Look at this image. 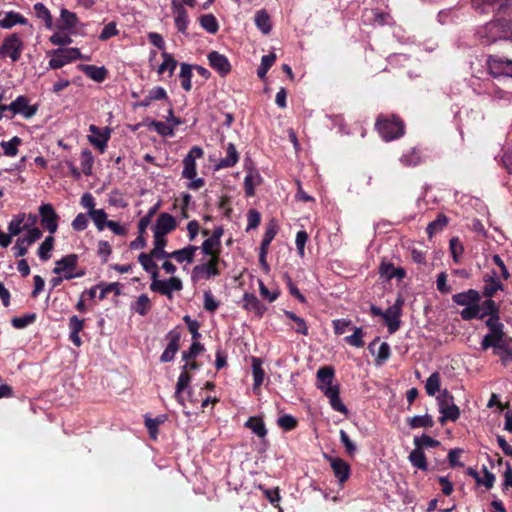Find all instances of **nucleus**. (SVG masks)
<instances>
[{
  "label": "nucleus",
  "mask_w": 512,
  "mask_h": 512,
  "mask_svg": "<svg viewBox=\"0 0 512 512\" xmlns=\"http://www.w3.org/2000/svg\"><path fill=\"white\" fill-rule=\"evenodd\" d=\"M24 47L22 37L18 33H11L3 39L0 45V59H10L11 63H16L20 60Z\"/></svg>",
  "instance_id": "f257e3e1"
},
{
  "label": "nucleus",
  "mask_w": 512,
  "mask_h": 512,
  "mask_svg": "<svg viewBox=\"0 0 512 512\" xmlns=\"http://www.w3.org/2000/svg\"><path fill=\"white\" fill-rule=\"evenodd\" d=\"M198 368L199 365L196 362L186 361V363L182 366V372L178 377L174 394L176 401L182 407H185L184 394L186 393L189 397L192 395V387L190 385L192 378L188 373V370H197Z\"/></svg>",
  "instance_id": "f03ea898"
},
{
  "label": "nucleus",
  "mask_w": 512,
  "mask_h": 512,
  "mask_svg": "<svg viewBox=\"0 0 512 512\" xmlns=\"http://www.w3.org/2000/svg\"><path fill=\"white\" fill-rule=\"evenodd\" d=\"M376 129L385 141H392L404 134L403 122L394 116L391 119L379 117L376 122Z\"/></svg>",
  "instance_id": "7ed1b4c3"
},
{
  "label": "nucleus",
  "mask_w": 512,
  "mask_h": 512,
  "mask_svg": "<svg viewBox=\"0 0 512 512\" xmlns=\"http://www.w3.org/2000/svg\"><path fill=\"white\" fill-rule=\"evenodd\" d=\"M10 113L7 116L8 119H12L16 115H20L22 118L28 120L34 117L38 111V105L30 104V101L27 96L19 95L13 100L10 104H8L7 108Z\"/></svg>",
  "instance_id": "20e7f679"
},
{
  "label": "nucleus",
  "mask_w": 512,
  "mask_h": 512,
  "mask_svg": "<svg viewBox=\"0 0 512 512\" xmlns=\"http://www.w3.org/2000/svg\"><path fill=\"white\" fill-rule=\"evenodd\" d=\"M219 260V255H212L206 263L194 266L191 272V280L196 283L218 276L220 274L218 269Z\"/></svg>",
  "instance_id": "39448f33"
},
{
  "label": "nucleus",
  "mask_w": 512,
  "mask_h": 512,
  "mask_svg": "<svg viewBox=\"0 0 512 512\" xmlns=\"http://www.w3.org/2000/svg\"><path fill=\"white\" fill-rule=\"evenodd\" d=\"M439 412L441 413L440 422L446 420L456 421L460 417V409L454 403L453 396L447 391H443L438 397Z\"/></svg>",
  "instance_id": "423d86ee"
},
{
  "label": "nucleus",
  "mask_w": 512,
  "mask_h": 512,
  "mask_svg": "<svg viewBox=\"0 0 512 512\" xmlns=\"http://www.w3.org/2000/svg\"><path fill=\"white\" fill-rule=\"evenodd\" d=\"M403 305L404 299L399 295L395 303L383 312L382 318L390 334H394L400 328Z\"/></svg>",
  "instance_id": "0eeeda50"
},
{
  "label": "nucleus",
  "mask_w": 512,
  "mask_h": 512,
  "mask_svg": "<svg viewBox=\"0 0 512 512\" xmlns=\"http://www.w3.org/2000/svg\"><path fill=\"white\" fill-rule=\"evenodd\" d=\"M78 59H84L78 48H59L53 51V57L48 65L50 69H59Z\"/></svg>",
  "instance_id": "6e6552de"
},
{
  "label": "nucleus",
  "mask_w": 512,
  "mask_h": 512,
  "mask_svg": "<svg viewBox=\"0 0 512 512\" xmlns=\"http://www.w3.org/2000/svg\"><path fill=\"white\" fill-rule=\"evenodd\" d=\"M487 66L494 78H512V60L500 56L490 55L487 59Z\"/></svg>",
  "instance_id": "1a4fd4ad"
},
{
  "label": "nucleus",
  "mask_w": 512,
  "mask_h": 512,
  "mask_svg": "<svg viewBox=\"0 0 512 512\" xmlns=\"http://www.w3.org/2000/svg\"><path fill=\"white\" fill-rule=\"evenodd\" d=\"M182 288L183 283L178 277H170L166 280H159L158 277H155L150 284L151 291L165 295L169 299H172L174 291H180Z\"/></svg>",
  "instance_id": "9d476101"
},
{
  "label": "nucleus",
  "mask_w": 512,
  "mask_h": 512,
  "mask_svg": "<svg viewBox=\"0 0 512 512\" xmlns=\"http://www.w3.org/2000/svg\"><path fill=\"white\" fill-rule=\"evenodd\" d=\"M477 36L485 45H490L498 40H502L498 19L492 20L479 27L477 30Z\"/></svg>",
  "instance_id": "9b49d317"
},
{
  "label": "nucleus",
  "mask_w": 512,
  "mask_h": 512,
  "mask_svg": "<svg viewBox=\"0 0 512 512\" xmlns=\"http://www.w3.org/2000/svg\"><path fill=\"white\" fill-rule=\"evenodd\" d=\"M39 215L41 225L50 233L54 234L58 229V219L59 216L56 213L54 207L45 203L39 207Z\"/></svg>",
  "instance_id": "f8f14e48"
},
{
  "label": "nucleus",
  "mask_w": 512,
  "mask_h": 512,
  "mask_svg": "<svg viewBox=\"0 0 512 512\" xmlns=\"http://www.w3.org/2000/svg\"><path fill=\"white\" fill-rule=\"evenodd\" d=\"M203 150L199 146L192 147L183 159L182 178H193L197 176L196 159L203 157Z\"/></svg>",
  "instance_id": "ddd939ff"
},
{
  "label": "nucleus",
  "mask_w": 512,
  "mask_h": 512,
  "mask_svg": "<svg viewBox=\"0 0 512 512\" xmlns=\"http://www.w3.org/2000/svg\"><path fill=\"white\" fill-rule=\"evenodd\" d=\"M89 131L91 135H88V141L96 147L100 153H104L110 139V129L99 128L92 124L89 126Z\"/></svg>",
  "instance_id": "4468645a"
},
{
  "label": "nucleus",
  "mask_w": 512,
  "mask_h": 512,
  "mask_svg": "<svg viewBox=\"0 0 512 512\" xmlns=\"http://www.w3.org/2000/svg\"><path fill=\"white\" fill-rule=\"evenodd\" d=\"M171 9L174 16V23L179 33L185 34L190 23L188 12L184 5L178 0H172Z\"/></svg>",
  "instance_id": "2eb2a0df"
},
{
  "label": "nucleus",
  "mask_w": 512,
  "mask_h": 512,
  "mask_svg": "<svg viewBox=\"0 0 512 512\" xmlns=\"http://www.w3.org/2000/svg\"><path fill=\"white\" fill-rule=\"evenodd\" d=\"M180 338L181 333L177 328L172 329L167 333L166 339L168 340V344L160 356L161 362H171L174 359L177 351L179 350Z\"/></svg>",
  "instance_id": "dca6fc26"
},
{
  "label": "nucleus",
  "mask_w": 512,
  "mask_h": 512,
  "mask_svg": "<svg viewBox=\"0 0 512 512\" xmlns=\"http://www.w3.org/2000/svg\"><path fill=\"white\" fill-rule=\"evenodd\" d=\"M42 237L41 230H33L29 235L17 238L13 247L16 257H23L27 254L28 248Z\"/></svg>",
  "instance_id": "f3484780"
},
{
  "label": "nucleus",
  "mask_w": 512,
  "mask_h": 512,
  "mask_svg": "<svg viewBox=\"0 0 512 512\" xmlns=\"http://www.w3.org/2000/svg\"><path fill=\"white\" fill-rule=\"evenodd\" d=\"M177 227V221L174 216L167 212H162L156 219V222L152 228L153 233L167 235L174 231Z\"/></svg>",
  "instance_id": "a211bd4d"
},
{
  "label": "nucleus",
  "mask_w": 512,
  "mask_h": 512,
  "mask_svg": "<svg viewBox=\"0 0 512 512\" xmlns=\"http://www.w3.org/2000/svg\"><path fill=\"white\" fill-rule=\"evenodd\" d=\"M78 256L76 254H69L56 261L53 273L63 276L66 280V275L73 274L76 270Z\"/></svg>",
  "instance_id": "6ab92c4d"
},
{
  "label": "nucleus",
  "mask_w": 512,
  "mask_h": 512,
  "mask_svg": "<svg viewBox=\"0 0 512 512\" xmlns=\"http://www.w3.org/2000/svg\"><path fill=\"white\" fill-rule=\"evenodd\" d=\"M209 65L221 76H226L231 71V64L228 58L218 51H211L208 54Z\"/></svg>",
  "instance_id": "aec40b11"
},
{
  "label": "nucleus",
  "mask_w": 512,
  "mask_h": 512,
  "mask_svg": "<svg viewBox=\"0 0 512 512\" xmlns=\"http://www.w3.org/2000/svg\"><path fill=\"white\" fill-rule=\"evenodd\" d=\"M483 290L482 294L487 298H492L498 291L504 290V285L497 277L496 271H492L491 273H487L483 277Z\"/></svg>",
  "instance_id": "412c9836"
},
{
  "label": "nucleus",
  "mask_w": 512,
  "mask_h": 512,
  "mask_svg": "<svg viewBox=\"0 0 512 512\" xmlns=\"http://www.w3.org/2000/svg\"><path fill=\"white\" fill-rule=\"evenodd\" d=\"M325 458L329 461L330 466L334 472L335 477L340 483H344L350 476L349 464L341 458L332 457L325 455Z\"/></svg>",
  "instance_id": "4be33fe9"
},
{
  "label": "nucleus",
  "mask_w": 512,
  "mask_h": 512,
  "mask_svg": "<svg viewBox=\"0 0 512 512\" xmlns=\"http://www.w3.org/2000/svg\"><path fill=\"white\" fill-rule=\"evenodd\" d=\"M334 369L331 366H324L317 371V387L326 394L327 388L338 389V385H333Z\"/></svg>",
  "instance_id": "5701e85b"
},
{
  "label": "nucleus",
  "mask_w": 512,
  "mask_h": 512,
  "mask_svg": "<svg viewBox=\"0 0 512 512\" xmlns=\"http://www.w3.org/2000/svg\"><path fill=\"white\" fill-rule=\"evenodd\" d=\"M452 300L455 304L465 307L479 303L481 295L477 290L469 289L467 291L454 294L452 296Z\"/></svg>",
  "instance_id": "b1692460"
},
{
  "label": "nucleus",
  "mask_w": 512,
  "mask_h": 512,
  "mask_svg": "<svg viewBox=\"0 0 512 512\" xmlns=\"http://www.w3.org/2000/svg\"><path fill=\"white\" fill-rule=\"evenodd\" d=\"M379 274L387 281L393 278L402 280L406 276V271L401 267L396 268L392 263L383 260L379 266Z\"/></svg>",
  "instance_id": "393cba45"
},
{
  "label": "nucleus",
  "mask_w": 512,
  "mask_h": 512,
  "mask_svg": "<svg viewBox=\"0 0 512 512\" xmlns=\"http://www.w3.org/2000/svg\"><path fill=\"white\" fill-rule=\"evenodd\" d=\"M243 308L249 312H253L258 317H262L266 311V307L260 300L252 293H245L243 295Z\"/></svg>",
  "instance_id": "a878e982"
},
{
  "label": "nucleus",
  "mask_w": 512,
  "mask_h": 512,
  "mask_svg": "<svg viewBox=\"0 0 512 512\" xmlns=\"http://www.w3.org/2000/svg\"><path fill=\"white\" fill-rule=\"evenodd\" d=\"M79 24V19L76 13L69 11L66 8H62L60 11V24L59 28L61 30L68 31L69 33H74L75 28Z\"/></svg>",
  "instance_id": "bb28decb"
},
{
  "label": "nucleus",
  "mask_w": 512,
  "mask_h": 512,
  "mask_svg": "<svg viewBox=\"0 0 512 512\" xmlns=\"http://www.w3.org/2000/svg\"><path fill=\"white\" fill-rule=\"evenodd\" d=\"M69 339L71 342L79 347L82 344L81 338L79 336V333L82 331L84 327V320L80 319L78 316L73 315L69 318Z\"/></svg>",
  "instance_id": "cd10ccee"
},
{
  "label": "nucleus",
  "mask_w": 512,
  "mask_h": 512,
  "mask_svg": "<svg viewBox=\"0 0 512 512\" xmlns=\"http://www.w3.org/2000/svg\"><path fill=\"white\" fill-rule=\"evenodd\" d=\"M197 250V246L188 245L182 249L170 252V258L176 260L178 263L190 264L193 262Z\"/></svg>",
  "instance_id": "c85d7f7f"
},
{
  "label": "nucleus",
  "mask_w": 512,
  "mask_h": 512,
  "mask_svg": "<svg viewBox=\"0 0 512 512\" xmlns=\"http://www.w3.org/2000/svg\"><path fill=\"white\" fill-rule=\"evenodd\" d=\"M239 161V154L236 150V147L233 143H228L226 148V156L219 160V162L216 164L215 169H224V168H230L237 164Z\"/></svg>",
  "instance_id": "c756f323"
},
{
  "label": "nucleus",
  "mask_w": 512,
  "mask_h": 512,
  "mask_svg": "<svg viewBox=\"0 0 512 512\" xmlns=\"http://www.w3.org/2000/svg\"><path fill=\"white\" fill-rule=\"evenodd\" d=\"M28 20L19 12L9 11L4 14V17L0 19V28L11 29L15 25H26Z\"/></svg>",
  "instance_id": "7c9ffc66"
},
{
  "label": "nucleus",
  "mask_w": 512,
  "mask_h": 512,
  "mask_svg": "<svg viewBox=\"0 0 512 512\" xmlns=\"http://www.w3.org/2000/svg\"><path fill=\"white\" fill-rule=\"evenodd\" d=\"M79 68L87 77L96 82H103L106 79L107 70L104 66L83 64Z\"/></svg>",
  "instance_id": "2f4dec72"
},
{
  "label": "nucleus",
  "mask_w": 512,
  "mask_h": 512,
  "mask_svg": "<svg viewBox=\"0 0 512 512\" xmlns=\"http://www.w3.org/2000/svg\"><path fill=\"white\" fill-rule=\"evenodd\" d=\"M399 161L403 166L414 167L423 161V157L419 149L411 148L402 154Z\"/></svg>",
  "instance_id": "473e14b6"
},
{
  "label": "nucleus",
  "mask_w": 512,
  "mask_h": 512,
  "mask_svg": "<svg viewBox=\"0 0 512 512\" xmlns=\"http://www.w3.org/2000/svg\"><path fill=\"white\" fill-rule=\"evenodd\" d=\"M262 182V177L258 172L250 171L246 174L244 178V190L245 194L248 197H252L255 195V188L259 186Z\"/></svg>",
  "instance_id": "72a5a7b5"
},
{
  "label": "nucleus",
  "mask_w": 512,
  "mask_h": 512,
  "mask_svg": "<svg viewBox=\"0 0 512 512\" xmlns=\"http://www.w3.org/2000/svg\"><path fill=\"white\" fill-rule=\"evenodd\" d=\"M408 460L411 465L421 471L428 470V463L424 451L415 447L409 454Z\"/></svg>",
  "instance_id": "f704fd0d"
},
{
  "label": "nucleus",
  "mask_w": 512,
  "mask_h": 512,
  "mask_svg": "<svg viewBox=\"0 0 512 512\" xmlns=\"http://www.w3.org/2000/svg\"><path fill=\"white\" fill-rule=\"evenodd\" d=\"M138 261L143 269L151 275L152 280L159 276L157 264L154 262L153 257L148 253H141L138 256Z\"/></svg>",
  "instance_id": "c9c22d12"
},
{
  "label": "nucleus",
  "mask_w": 512,
  "mask_h": 512,
  "mask_svg": "<svg viewBox=\"0 0 512 512\" xmlns=\"http://www.w3.org/2000/svg\"><path fill=\"white\" fill-rule=\"evenodd\" d=\"M22 232H25V234L28 233V228L24 223V215H14L8 224V233L11 235V238H13Z\"/></svg>",
  "instance_id": "e433bc0d"
},
{
  "label": "nucleus",
  "mask_w": 512,
  "mask_h": 512,
  "mask_svg": "<svg viewBox=\"0 0 512 512\" xmlns=\"http://www.w3.org/2000/svg\"><path fill=\"white\" fill-rule=\"evenodd\" d=\"M255 25L263 34H269L271 32V19L266 10L262 9L256 12Z\"/></svg>",
  "instance_id": "4c0bfd02"
},
{
  "label": "nucleus",
  "mask_w": 512,
  "mask_h": 512,
  "mask_svg": "<svg viewBox=\"0 0 512 512\" xmlns=\"http://www.w3.org/2000/svg\"><path fill=\"white\" fill-rule=\"evenodd\" d=\"M325 396L329 399L330 405L335 411L347 414L348 410L339 397V388H327Z\"/></svg>",
  "instance_id": "58836bf2"
},
{
  "label": "nucleus",
  "mask_w": 512,
  "mask_h": 512,
  "mask_svg": "<svg viewBox=\"0 0 512 512\" xmlns=\"http://www.w3.org/2000/svg\"><path fill=\"white\" fill-rule=\"evenodd\" d=\"M161 56L163 58V61L159 65V67L157 69V73L162 75L166 71H168L169 76H172V74L174 73V71L177 67V61L174 59V57L170 53H168L166 51H163Z\"/></svg>",
  "instance_id": "ea45409f"
},
{
  "label": "nucleus",
  "mask_w": 512,
  "mask_h": 512,
  "mask_svg": "<svg viewBox=\"0 0 512 512\" xmlns=\"http://www.w3.org/2000/svg\"><path fill=\"white\" fill-rule=\"evenodd\" d=\"M252 374H253V390L256 391L263 383L265 372L262 368V362L259 358L252 359Z\"/></svg>",
  "instance_id": "a19ab883"
},
{
  "label": "nucleus",
  "mask_w": 512,
  "mask_h": 512,
  "mask_svg": "<svg viewBox=\"0 0 512 512\" xmlns=\"http://www.w3.org/2000/svg\"><path fill=\"white\" fill-rule=\"evenodd\" d=\"M245 427L249 428L255 435L260 438H264L267 435V429L261 418L250 417L245 422Z\"/></svg>",
  "instance_id": "79ce46f5"
},
{
  "label": "nucleus",
  "mask_w": 512,
  "mask_h": 512,
  "mask_svg": "<svg viewBox=\"0 0 512 512\" xmlns=\"http://www.w3.org/2000/svg\"><path fill=\"white\" fill-rule=\"evenodd\" d=\"M88 216L92 219L98 231H103L106 228V223L109 222L108 215L103 209H96L88 212Z\"/></svg>",
  "instance_id": "37998d69"
},
{
  "label": "nucleus",
  "mask_w": 512,
  "mask_h": 512,
  "mask_svg": "<svg viewBox=\"0 0 512 512\" xmlns=\"http://www.w3.org/2000/svg\"><path fill=\"white\" fill-rule=\"evenodd\" d=\"M22 144V139L18 136H14L9 141L0 142V146L3 148L4 155L8 157H15L18 154V147Z\"/></svg>",
  "instance_id": "c03bdc74"
},
{
  "label": "nucleus",
  "mask_w": 512,
  "mask_h": 512,
  "mask_svg": "<svg viewBox=\"0 0 512 512\" xmlns=\"http://www.w3.org/2000/svg\"><path fill=\"white\" fill-rule=\"evenodd\" d=\"M192 68L193 66L187 63H182L180 67L179 77L181 80V86L187 92L192 88Z\"/></svg>",
  "instance_id": "a18cd8bd"
},
{
  "label": "nucleus",
  "mask_w": 512,
  "mask_h": 512,
  "mask_svg": "<svg viewBox=\"0 0 512 512\" xmlns=\"http://www.w3.org/2000/svg\"><path fill=\"white\" fill-rule=\"evenodd\" d=\"M411 428H430L434 425L432 417L428 414L416 415L408 419Z\"/></svg>",
  "instance_id": "49530a36"
},
{
  "label": "nucleus",
  "mask_w": 512,
  "mask_h": 512,
  "mask_svg": "<svg viewBox=\"0 0 512 512\" xmlns=\"http://www.w3.org/2000/svg\"><path fill=\"white\" fill-rule=\"evenodd\" d=\"M486 326L489 328V333L494 336V338H500L501 335H505L504 333V325L500 322L499 315H494V317H489L486 320Z\"/></svg>",
  "instance_id": "de8ad7c7"
},
{
  "label": "nucleus",
  "mask_w": 512,
  "mask_h": 512,
  "mask_svg": "<svg viewBox=\"0 0 512 512\" xmlns=\"http://www.w3.org/2000/svg\"><path fill=\"white\" fill-rule=\"evenodd\" d=\"M131 308L134 312L138 313L141 316L146 315L151 308V302L149 297L146 294L140 295L137 298V300L131 305Z\"/></svg>",
  "instance_id": "09e8293b"
},
{
  "label": "nucleus",
  "mask_w": 512,
  "mask_h": 512,
  "mask_svg": "<svg viewBox=\"0 0 512 512\" xmlns=\"http://www.w3.org/2000/svg\"><path fill=\"white\" fill-rule=\"evenodd\" d=\"M201 27L208 33L215 34L219 30V24L213 14L202 15L199 19Z\"/></svg>",
  "instance_id": "8fccbe9b"
},
{
  "label": "nucleus",
  "mask_w": 512,
  "mask_h": 512,
  "mask_svg": "<svg viewBox=\"0 0 512 512\" xmlns=\"http://www.w3.org/2000/svg\"><path fill=\"white\" fill-rule=\"evenodd\" d=\"M276 60V55L274 53H269L267 55L262 56L261 63L257 69V75L260 79H264L266 77L267 72L274 64Z\"/></svg>",
  "instance_id": "3c124183"
},
{
  "label": "nucleus",
  "mask_w": 512,
  "mask_h": 512,
  "mask_svg": "<svg viewBox=\"0 0 512 512\" xmlns=\"http://www.w3.org/2000/svg\"><path fill=\"white\" fill-rule=\"evenodd\" d=\"M54 246V237L47 236L38 248V256L42 261H47L51 257V251Z\"/></svg>",
  "instance_id": "603ef678"
},
{
  "label": "nucleus",
  "mask_w": 512,
  "mask_h": 512,
  "mask_svg": "<svg viewBox=\"0 0 512 512\" xmlns=\"http://www.w3.org/2000/svg\"><path fill=\"white\" fill-rule=\"evenodd\" d=\"M93 164L94 156L92 152L88 149H84L81 152V169L86 176H90L92 174Z\"/></svg>",
  "instance_id": "864d4df0"
},
{
  "label": "nucleus",
  "mask_w": 512,
  "mask_h": 512,
  "mask_svg": "<svg viewBox=\"0 0 512 512\" xmlns=\"http://www.w3.org/2000/svg\"><path fill=\"white\" fill-rule=\"evenodd\" d=\"M165 420H166L165 415H160V416H157L156 418H149V417L145 418V426H146L151 438L156 439L158 427L160 424L164 423Z\"/></svg>",
  "instance_id": "5fc2aeb1"
},
{
  "label": "nucleus",
  "mask_w": 512,
  "mask_h": 512,
  "mask_svg": "<svg viewBox=\"0 0 512 512\" xmlns=\"http://www.w3.org/2000/svg\"><path fill=\"white\" fill-rule=\"evenodd\" d=\"M284 315L292 320L293 322H295L296 324V327L294 328L295 329V332L301 334V335H308V326L305 322V320L299 316H297L294 312L292 311H284Z\"/></svg>",
  "instance_id": "6e6d98bb"
},
{
  "label": "nucleus",
  "mask_w": 512,
  "mask_h": 512,
  "mask_svg": "<svg viewBox=\"0 0 512 512\" xmlns=\"http://www.w3.org/2000/svg\"><path fill=\"white\" fill-rule=\"evenodd\" d=\"M425 390L429 396H434L440 390V375L438 372L432 373L425 383Z\"/></svg>",
  "instance_id": "4d7b16f0"
},
{
  "label": "nucleus",
  "mask_w": 512,
  "mask_h": 512,
  "mask_svg": "<svg viewBox=\"0 0 512 512\" xmlns=\"http://www.w3.org/2000/svg\"><path fill=\"white\" fill-rule=\"evenodd\" d=\"M480 308V319H483L485 316L494 317V315H499V307L491 298L485 300Z\"/></svg>",
  "instance_id": "13d9d810"
},
{
  "label": "nucleus",
  "mask_w": 512,
  "mask_h": 512,
  "mask_svg": "<svg viewBox=\"0 0 512 512\" xmlns=\"http://www.w3.org/2000/svg\"><path fill=\"white\" fill-rule=\"evenodd\" d=\"M33 9L38 18L42 19L45 22L47 28L52 27V16L48 8L43 3H36L33 6Z\"/></svg>",
  "instance_id": "bf43d9fd"
},
{
  "label": "nucleus",
  "mask_w": 512,
  "mask_h": 512,
  "mask_svg": "<svg viewBox=\"0 0 512 512\" xmlns=\"http://www.w3.org/2000/svg\"><path fill=\"white\" fill-rule=\"evenodd\" d=\"M477 481L478 484L484 485L487 489H491L495 482V475L483 467V477H479L477 472L470 473Z\"/></svg>",
  "instance_id": "052dcab7"
},
{
  "label": "nucleus",
  "mask_w": 512,
  "mask_h": 512,
  "mask_svg": "<svg viewBox=\"0 0 512 512\" xmlns=\"http://www.w3.org/2000/svg\"><path fill=\"white\" fill-rule=\"evenodd\" d=\"M447 223L448 218L445 215L440 214L434 221L428 224L426 231L429 236H432L433 234L440 232Z\"/></svg>",
  "instance_id": "680f3d73"
},
{
  "label": "nucleus",
  "mask_w": 512,
  "mask_h": 512,
  "mask_svg": "<svg viewBox=\"0 0 512 512\" xmlns=\"http://www.w3.org/2000/svg\"><path fill=\"white\" fill-rule=\"evenodd\" d=\"M36 320L35 313H28L19 317H14L11 321L12 326L16 329H23L33 324Z\"/></svg>",
  "instance_id": "e2e57ef3"
},
{
  "label": "nucleus",
  "mask_w": 512,
  "mask_h": 512,
  "mask_svg": "<svg viewBox=\"0 0 512 512\" xmlns=\"http://www.w3.org/2000/svg\"><path fill=\"white\" fill-rule=\"evenodd\" d=\"M277 234V225L273 221L266 227L263 239L261 242V250H268L269 245Z\"/></svg>",
  "instance_id": "0e129e2a"
},
{
  "label": "nucleus",
  "mask_w": 512,
  "mask_h": 512,
  "mask_svg": "<svg viewBox=\"0 0 512 512\" xmlns=\"http://www.w3.org/2000/svg\"><path fill=\"white\" fill-rule=\"evenodd\" d=\"M221 242H218L217 240L208 237L201 246V250L203 254L208 255L212 257V255H219V248H220Z\"/></svg>",
  "instance_id": "69168bd1"
},
{
  "label": "nucleus",
  "mask_w": 512,
  "mask_h": 512,
  "mask_svg": "<svg viewBox=\"0 0 512 512\" xmlns=\"http://www.w3.org/2000/svg\"><path fill=\"white\" fill-rule=\"evenodd\" d=\"M354 332L352 335L346 336L344 338L345 342L349 345L360 348L364 346L363 336L364 332L361 327H354Z\"/></svg>",
  "instance_id": "338daca9"
},
{
  "label": "nucleus",
  "mask_w": 512,
  "mask_h": 512,
  "mask_svg": "<svg viewBox=\"0 0 512 512\" xmlns=\"http://www.w3.org/2000/svg\"><path fill=\"white\" fill-rule=\"evenodd\" d=\"M480 311H481L480 305H479V303H477V304H473L470 306H465L460 311V316L463 320H466V321H469V320H472L475 318L480 319Z\"/></svg>",
  "instance_id": "774afa93"
}]
</instances>
